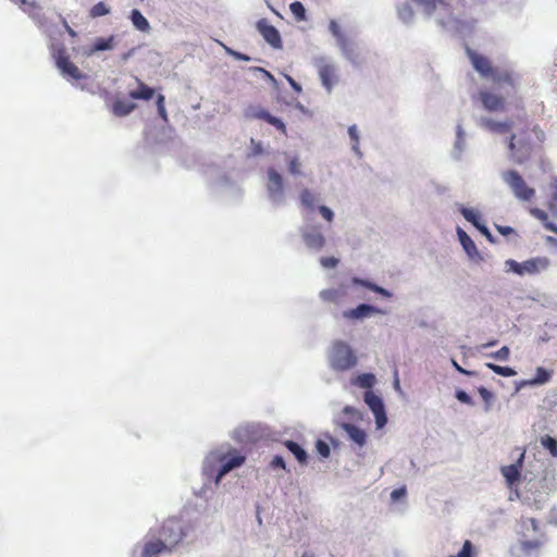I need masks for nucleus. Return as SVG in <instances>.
I'll return each mask as SVG.
<instances>
[{"instance_id":"40","label":"nucleus","mask_w":557,"mask_h":557,"mask_svg":"<svg viewBox=\"0 0 557 557\" xmlns=\"http://www.w3.org/2000/svg\"><path fill=\"white\" fill-rule=\"evenodd\" d=\"M478 392L480 394V396L482 397V399L484 400L485 403V410H488L490 407H491V401L492 399L494 398V395L492 392H490L487 388H485L484 386H481L478 388Z\"/></svg>"},{"instance_id":"27","label":"nucleus","mask_w":557,"mask_h":557,"mask_svg":"<svg viewBox=\"0 0 557 557\" xmlns=\"http://www.w3.org/2000/svg\"><path fill=\"white\" fill-rule=\"evenodd\" d=\"M131 20L133 25L140 32H148L150 29V24L148 20L141 14V12L137 9L132 10Z\"/></svg>"},{"instance_id":"63","label":"nucleus","mask_w":557,"mask_h":557,"mask_svg":"<svg viewBox=\"0 0 557 557\" xmlns=\"http://www.w3.org/2000/svg\"><path fill=\"white\" fill-rule=\"evenodd\" d=\"M395 385H396V387H399V381L398 380H396Z\"/></svg>"},{"instance_id":"21","label":"nucleus","mask_w":557,"mask_h":557,"mask_svg":"<svg viewBox=\"0 0 557 557\" xmlns=\"http://www.w3.org/2000/svg\"><path fill=\"white\" fill-rule=\"evenodd\" d=\"M342 428L345 430V432L348 434L349 438L352 442H355L359 446H363L366 444L367 434L362 429L351 423H343Z\"/></svg>"},{"instance_id":"34","label":"nucleus","mask_w":557,"mask_h":557,"mask_svg":"<svg viewBox=\"0 0 557 557\" xmlns=\"http://www.w3.org/2000/svg\"><path fill=\"white\" fill-rule=\"evenodd\" d=\"M486 367L488 369H491L494 373L505 376V377H510V376L516 375V371L510 367H503V366L494 364L491 362L486 363Z\"/></svg>"},{"instance_id":"50","label":"nucleus","mask_w":557,"mask_h":557,"mask_svg":"<svg viewBox=\"0 0 557 557\" xmlns=\"http://www.w3.org/2000/svg\"><path fill=\"white\" fill-rule=\"evenodd\" d=\"M456 398L462 404L473 405L472 398L465 391H457Z\"/></svg>"},{"instance_id":"44","label":"nucleus","mask_w":557,"mask_h":557,"mask_svg":"<svg viewBox=\"0 0 557 557\" xmlns=\"http://www.w3.org/2000/svg\"><path fill=\"white\" fill-rule=\"evenodd\" d=\"M315 448H317V451L319 453V455H321L322 457L326 458L330 456V453H331L330 446L324 441L318 440L315 443Z\"/></svg>"},{"instance_id":"20","label":"nucleus","mask_w":557,"mask_h":557,"mask_svg":"<svg viewBox=\"0 0 557 557\" xmlns=\"http://www.w3.org/2000/svg\"><path fill=\"white\" fill-rule=\"evenodd\" d=\"M253 117L265 121L270 125L274 126L277 131H280L283 135H286V126L284 122L275 116H273L271 113H269L267 110L259 109L253 114Z\"/></svg>"},{"instance_id":"26","label":"nucleus","mask_w":557,"mask_h":557,"mask_svg":"<svg viewBox=\"0 0 557 557\" xmlns=\"http://www.w3.org/2000/svg\"><path fill=\"white\" fill-rule=\"evenodd\" d=\"M458 238L466 252L473 257L478 255V249L471 237L461 228H458Z\"/></svg>"},{"instance_id":"25","label":"nucleus","mask_w":557,"mask_h":557,"mask_svg":"<svg viewBox=\"0 0 557 557\" xmlns=\"http://www.w3.org/2000/svg\"><path fill=\"white\" fill-rule=\"evenodd\" d=\"M351 283L354 285L363 286V287H366V288H368V289H370V290H372L374 293H377V294L382 295L383 297H386V298L392 297V294L387 289H385V288H383V287H381V286L376 285L375 283H372V282H370L368 280H362V278L354 277L351 280Z\"/></svg>"},{"instance_id":"18","label":"nucleus","mask_w":557,"mask_h":557,"mask_svg":"<svg viewBox=\"0 0 557 557\" xmlns=\"http://www.w3.org/2000/svg\"><path fill=\"white\" fill-rule=\"evenodd\" d=\"M268 191L271 198L280 197L283 193V178L273 168L268 170Z\"/></svg>"},{"instance_id":"57","label":"nucleus","mask_w":557,"mask_h":557,"mask_svg":"<svg viewBox=\"0 0 557 557\" xmlns=\"http://www.w3.org/2000/svg\"><path fill=\"white\" fill-rule=\"evenodd\" d=\"M453 366L454 368L459 372V373H462V374H466V375H472L473 372L471 371H467L466 369H463L462 367H460L455 360H453Z\"/></svg>"},{"instance_id":"8","label":"nucleus","mask_w":557,"mask_h":557,"mask_svg":"<svg viewBox=\"0 0 557 557\" xmlns=\"http://www.w3.org/2000/svg\"><path fill=\"white\" fill-rule=\"evenodd\" d=\"M52 55L55 60L57 67L63 76L73 81H79L85 77L81 70L70 60L66 49L63 46L53 49Z\"/></svg>"},{"instance_id":"4","label":"nucleus","mask_w":557,"mask_h":557,"mask_svg":"<svg viewBox=\"0 0 557 557\" xmlns=\"http://www.w3.org/2000/svg\"><path fill=\"white\" fill-rule=\"evenodd\" d=\"M502 178L510 188L513 196L520 201H530L535 196V189L530 187L517 170H507L502 173Z\"/></svg>"},{"instance_id":"14","label":"nucleus","mask_w":557,"mask_h":557,"mask_svg":"<svg viewBox=\"0 0 557 557\" xmlns=\"http://www.w3.org/2000/svg\"><path fill=\"white\" fill-rule=\"evenodd\" d=\"M302 239L310 249L320 250L325 245V238L318 226L307 227L302 232Z\"/></svg>"},{"instance_id":"5","label":"nucleus","mask_w":557,"mask_h":557,"mask_svg":"<svg viewBox=\"0 0 557 557\" xmlns=\"http://www.w3.org/2000/svg\"><path fill=\"white\" fill-rule=\"evenodd\" d=\"M522 528V536L527 537L529 533L532 531L533 533L539 534V539L536 540H528L523 539L520 541L521 550L530 555L534 552H539L544 543H545V533L541 532L539 521L535 518H522L520 521Z\"/></svg>"},{"instance_id":"45","label":"nucleus","mask_w":557,"mask_h":557,"mask_svg":"<svg viewBox=\"0 0 557 557\" xmlns=\"http://www.w3.org/2000/svg\"><path fill=\"white\" fill-rule=\"evenodd\" d=\"M509 355H510V350L507 346H503L500 349H498L497 351L491 354V357L497 359V360H502V361H505L509 358Z\"/></svg>"},{"instance_id":"37","label":"nucleus","mask_w":557,"mask_h":557,"mask_svg":"<svg viewBox=\"0 0 557 557\" xmlns=\"http://www.w3.org/2000/svg\"><path fill=\"white\" fill-rule=\"evenodd\" d=\"M289 10L298 21H304L306 18V9L301 2L295 1L290 3Z\"/></svg>"},{"instance_id":"38","label":"nucleus","mask_w":557,"mask_h":557,"mask_svg":"<svg viewBox=\"0 0 557 557\" xmlns=\"http://www.w3.org/2000/svg\"><path fill=\"white\" fill-rule=\"evenodd\" d=\"M550 379V372H548L546 369L539 367L536 369V375L531 381V384H544L548 382Z\"/></svg>"},{"instance_id":"24","label":"nucleus","mask_w":557,"mask_h":557,"mask_svg":"<svg viewBox=\"0 0 557 557\" xmlns=\"http://www.w3.org/2000/svg\"><path fill=\"white\" fill-rule=\"evenodd\" d=\"M284 445L295 456L299 463L306 465L308 462V454L298 443L288 440Z\"/></svg>"},{"instance_id":"61","label":"nucleus","mask_w":557,"mask_h":557,"mask_svg":"<svg viewBox=\"0 0 557 557\" xmlns=\"http://www.w3.org/2000/svg\"><path fill=\"white\" fill-rule=\"evenodd\" d=\"M302 557H314V555L312 553H305Z\"/></svg>"},{"instance_id":"56","label":"nucleus","mask_w":557,"mask_h":557,"mask_svg":"<svg viewBox=\"0 0 557 557\" xmlns=\"http://www.w3.org/2000/svg\"><path fill=\"white\" fill-rule=\"evenodd\" d=\"M497 231L502 235H509V234H512L515 232L513 228L510 227V226H497Z\"/></svg>"},{"instance_id":"10","label":"nucleus","mask_w":557,"mask_h":557,"mask_svg":"<svg viewBox=\"0 0 557 557\" xmlns=\"http://www.w3.org/2000/svg\"><path fill=\"white\" fill-rule=\"evenodd\" d=\"M215 460L221 465L215 482L218 483L227 472L233 470L234 468L240 467L246 458L242 455H231V454H221L214 457Z\"/></svg>"},{"instance_id":"52","label":"nucleus","mask_w":557,"mask_h":557,"mask_svg":"<svg viewBox=\"0 0 557 557\" xmlns=\"http://www.w3.org/2000/svg\"><path fill=\"white\" fill-rule=\"evenodd\" d=\"M374 417H375V423L377 425V428H382L386 424L387 422V418H386V414H385V410L382 409L381 413H373Z\"/></svg>"},{"instance_id":"28","label":"nucleus","mask_w":557,"mask_h":557,"mask_svg":"<svg viewBox=\"0 0 557 557\" xmlns=\"http://www.w3.org/2000/svg\"><path fill=\"white\" fill-rule=\"evenodd\" d=\"M530 213L532 216L540 220L546 230L557 234V226L548 221V214L544 210L539 208H530Z\"/></svg>"},{"instance_id":"3","label":"nucleus","mask_w":557,"mask_h":557,"mask_svg":"<svg viewBox=\"0 0 557 557\" xmlns=\"http://www.w3.org/2000/svg\"><path fill=\"white\" fill-rule=\"evenodd\" d=\"M150 530L166 545L168 552L171 553L185 537L183 523L176 518H169L158 529Z\"/></svg>"},{"instance_id":"7","label":"nucleus","mask_w":557,"mask_h":557,"mask_svg":"<svg viewBox=\"0 0 557 557\" xmlns=\"http://www.w3.org/2000/svg\"><path fill=\"white\" fill-rule=\"evenodd\" d=\"M331 363L334 369L345 371L355 367L357 358L349 345L336 342L332 348Z\"/></svg>"},{"instance_id":"6","label":"nucleus","mask_w":557,"mask_h":557,"mask_svg":"<svg viewBox=\"0 0 557 557\" xmlns=\"http://www.w3.org/2000/svg\"><path fill=\"white\" fill-rule=\"evenodd\" d=\"M550 264L547 257H535L523 262L507 260L506 265L518 275H534L545 271Z\"/></svg>"},{"instance_id":"36","label":"nucleus","mask_w":557,"mask_h":557,"mask_svg":"<svg viewBox=\"0 0 557 557\" xmlns=\"http://www.w3.org/2000/svg\"><path fill=\"white\" fill-rule=\"evenodd\" d=\"M461 214L468 222L472 223L475 228L476 225L482 223L480 214L472 209L462 208Z\"/></svg>"},{"instance_id":"48","label":"nucleus","mask_w":557,"mask_h":557,"mask_svg":"<svg viewBox=\"0 0 557 557\" xmlns=\"http://www.w3.org/2000/svg\"><path fill=\"white\" fill-rule=\"evenodd\" d=\"M359 382L362 387H371L374 383V375L373 374H363L359 376Z\"/></svg>"},{"instance_id":"12","label":"nucleus","mask_w":557,"mask_h":557,"mask_svg":"<svg viewBox=\"0 0 557 557\" xmlns=\"http://www.w3.org/2000/svg\"><path fill=\"white\" fill-rule=\"evenodd\" d=\"M257 29L262 35L264 40L270 44L273 48L282 47V39L278 30L271 25L268 20L262 18L257 23Z\"/></svg>"},{"instance_id":"51","label":"nucleus","mask_w":557,"mask_h":557,"mask_svg":"<svg viewBox=\"0 0 557 557\" xmlns=\"http://www.w3.org/2000/svg\"><path fill=\"white\" fill-rule=\"evenodd\" d=\"M319 211L321 213V215L327 221V222H332L333 221V218H334V213L333 211L326 207V206H320L319 207Z\"/></svg>"},{"instance_id":"32","label":"nucleus","mask_w":557,"mask_h":557,"mask_svg":"<svg viewBox=\"0 0 557 557\" xmlns=\"http://www.w3.org/2000/svg\"><path fill=\"white\" fill-rule=\"evenodd\" d=\"M550 189H552V194H550L549 200L547 201V208H548L549 212L552 213V215L556 216L557 215V180L552 181Z\"/></svg>"},{"instance_id":"55","label":"nucleus","mask_w":557,"mask_h":557,"mask_svg":"<svg viewBox=\"0 0 557 557\" xmlns=\"http://www.w3.org/2000/svg\"><path fill=\"white\" fill-rule=\"evenodd\" d=\"M476 228L485 235L490 240H492V235L488 232L487 227L484 225V223H481L480 225H476Z\"/></svg>"},{"instance_id":"2","label":"nucleus","mask_w":557,"mask_h":557,"mask_svg":"<svg viewBox=\"0 0 557 557\" xmlns=\"http://www.w3.org/2000/svg\"><path fill=\"white\" fill-rule=\"evenodd\" d=\"M467 54L474 70L483 78L491 79L498 87L509 86L516 88V79L511 72L493 66L491 60L478 52L467 49Z\"/></svg>"},{"instance_id":"54","label":"nucleus","mask_w":557,"mask_h":557,"mask_svg":"<svg viewBox=\"0 0 557 557\" xmlns=\"http://www.w3.org/2000/svg\"><path fill=\"white\" fill-rule=\"evenodd\" d=\"M286 79L287 82L289 83L290 87L296 91V92H300L301 91V86L290 76H286Z\"/></svg>"},{"instance_id":"53","label":"nucleus","mask_w":557,"mask_h":557,"mask_svg":"<svg viewBox=\"0 0 557 557\" xmlns=\"http://www.w3.org/2000/svg\"><path fill=\"white\" fill-rule=\"evenodd\" d=\"M405 495H406V488L405 487L396 488V490H394L391 493V497L394 500H397V499H399L400 497H403Z\"/></svg>"},{"instance_id":"31","label":"nucleus","mask_w":557,"mask_h":557,"mask_svg":"<svg viewBox=\"0 0 557 557\" xmlns=\"http://www.w3.org/2000/svg\"><path fill=\"white\" fill-rule=\"evenodd\" d=\"M20 8L34 18L41 13V7L36 1L21 0Z\"/></svg>"},{"instance_id":"42","label":"nucleus","mask_w":557,"mask_h":557,"mask_svg":"<svg viewBox=\"0 0 557 557\" xmlns=\"http://www.w3.org/2000/svg\"><path fill=\"white\" fill-rule=\"evenodd\" d=\"M473 555H474L473 545L469 540H467L463 543L461 550L458 553V555L456 557H473Z\"/></svg>"},{"instance_id":"29","label":"nucleus","mask_w":557,"mask_h":557,"mask_svg":"<svg viewBox=\"0 0 557 557\" xmlns=\"http://www.w3.org/2000/svg\"><path fill=\"white\" fill-rule=\"evenodd\" d=\"M364 401L373 413H381L382 409H384L382 399L372 392L364 393Z\"/></svg>"},{"instance_id":"39","label":"nucleus","mask_w":557,"mask_h":557,"mask_svg":"<svg viewBox=\"0 0 557 557\" xmlns=\"http://www.w3.org/2000/svg\"><path fill=\"white\" fill-rule=\"evenodd\" d=\"M300 201L306 208L312 209L315 203V196L309 189H304L300 194Z\"/></svg>"},{"instance_id":"13","label":"nucleus","mask_w":557,"mask_h":557,"mask_svg":"<svg viewBox=\"0 0 557 557\" xmlns=\"http://www.w3.org/2000/svg\"><path fill=\"white\" fill-rule=\"evenodd\" d=\"M384 311L375 306L361 304L354 309L345 310L343 317L347 320H362L373 314H382Z\"/></svg>"},{"instance_id":"22","label":"nucleus","mask_w":557,"mask_h":557,"mask_svg":"<svg viewBox=\"0 0 557 557\" xmlns=\"http://www.w3.org/2000/svg\"><path fill=\"white\" fill-rule=\"evenodd\" d=\"M138 88L129 91V97L135 100H150L154 95V89L143 83L136 77Z\"/></svg>"},{"instance_id":"11","label":"nucleus","mask_w":557,"mask_h":557,"mask_svg":"<svg viewBox=\"0 0 557 557\" xmlns=\"http://www.w3.org/2000/svg\"><path fill=\"white\" fill-rule=\"evenodd\" d=\"M479 99L484 109L490 112H504L506 110V99L490 90H480Z\"/></svg>"},{"instance_id":"62","label":"nucleus","mask_w":557,"mask_h":557,"mask_svg":"<svg viewBox=\"0 0 557 557\" xmlns=\"http://www.w3.org/2000/svg\"><path fill=\"white\" fill-rule=\"evenodd\" d=\"M413 1H414V2H417V3H422V2H424V0H413Z\"/></svg>"},{"instance_id":"43","label":"nucleus","mask_w":557,"mask_h":557,"mask_svg":"<svg viewBox=\"0 0 557 557\" xmlns=\"http://www.w3.org/2000/svg\"><path fill=\"white\" fill-rule=\"evenodd\" d=\"M348 134H349V137L352 141V149L356 151V152H359V148H358V145H359V135H358V131H357V126L356 125H351L349 128H348Z\"/></svg>"},{"instance_id":"46","label":"nucleus","mask_w":557,"mask_h":557,"mask_svg":"<svg viewBox=\"0 0 557 557\" xmlns=\"http://www.w3.org/2000/svg\"><path fill=\"white\" fill-rule=\"evenodd\" d=\"M320 262L322 267L330 269L335 268L339 263V260L335 257H323Z\"/></svg>"},{"instance_id":"58","label":"nucleus","mask_w":557,"mask_h":557,"mask_svg":"<svg viewBox=\"0 0 557 557\" xmlns=\"http://www.w3.org/2000/svg\"><path fill=\"white\" fill-rule=\"evenodd\" d=\"M64 27H65V30L66 33L71 36V37H76L77 36V33L64 21Z\"/></svg>"},{"instance_id":"60","label":"nucleus","mask_w":557,"mask_h":557,"mask_svg":"<svg viewBox=\"0 0 557 557\" xmlns=\"http://www.w3.org/2000/svg\"><path fill=\"white\" fill-rule=\"evenodd\" d=\"M497 344V341L494 339V341H491L484 345H482L483 348H486V347H492V346H495Z\"/></svg>"},{"instance_id":"30","label":"nucleus","mask_w":557,"mask_h":557,"mask_svg":"<svg viewBox=\"0 0 557 557\" xmlns=\"http://www.w3.org/2000/svg\"><path fill=\"white\" fill-rule=\"evenodd\" d=\"M114 36H109L108 38L99 37L95 40L92 48L90 49V53L97 51L110 50L113 48Z\"/></svg>"},{"instance_id":"41","label":"nucleus","mask_w":557,"mask_h":557,"mask_svg":"<svg viewBox=\"0 0 557 557\" xmlns=\"http://www.w3.org/2000/svg\"><path fill=\"white\" fill-rule=\"evenodd\" d=\"M164 101H165V98L163 95H158L157 97V109H158V113L160 115V117L163 120V121H168V113H166V110H165V106H164Z\"/></svg>"},{"instance_id":"49","label":"nucleus","mask_w":557,"mask_h":557,"mask_svg":"<svg viewBox=\"0 0 557 557\" xmlns=\"http://www.w3.org/2000/svg\"><path fill=\"white\" fill-rule=\"evenodd\" d=\"M270 466L272 469L281 468L283 470H286V463L282 456H274L273 459L270 462Z\"/></svg>"},{"instance_id":"16","label":"nucleus","mask_w":557,"mask_h":557,"mask_svg":"<svg viewBox=\"0 0 557 557\" xmlns=\"http://www.w3.org/2000/svg\"><path fill=\"white\" fill-rule=\"evenodd\" d=\"M330 30L333 34V36L336 37L338 46L341 47L344 54L352 60L355 55L354 45L345 37V35L341 30L339 25L335 21H331Z\"/></svg>"},{"instance_id":"23","label":"nucleus","mask_w":557,"mask_h":557,"mask_svg":"<svg viewBox=\"0 0 557 557\" xmlns=\"http://www.w3.org/2000/svg\"><path fill=\"white\" fill-rule=\"evenodd\" d=\"M136 109V104L131 101L116 99L112 103V112L115 116H126Z\"/></svg>"},{"instance_id":"35","label":"nucleus","mask_w":557,"mask_h":557,"mask_svg":"<svg viewBox=\"0 0 557 557\" xmlns=\"http://www.w3.org/2000/svg\"><path fill=\"white\" fill-rule=\"evenodd\" d=\"M541 444L546 448L553 457H557V440L549 435L541 437Z\"/></svg>"},{"instance_id":"59","label":"nucleus","mask_w":557,"mask_h":557,"mask_svg":"<svg viewBox=\"0 0 557 557\" xmlns=\"http://www.w3.org/2000/svg\"><path fill=\"white\" fill-rule=\"evenodd\" d=\"M230 53H232L238 60H244V61H248L249 60V57H247L245 54H242L239 52L230 51Z\"/></svg>"},{"instance_id":"17","label":"nucleus","mask_w":557,"mask_h":557,"mask_svg":"<svg viewBox=\"0 0 557 557\" xmlns=\"http://www.w3.org/2000/svg\"><path fill=\"white\" fill-rule=\"evenodd\" d=\"M347 297V288L341 285L335 288H327L320 292V298L330 304L341 305Z\"/></svg>"},{"instance_id":"9","label":"nucleus","mask_w":557,"mask_h":557,"mask_svg":"<svg viewBox=\"0 0 557 557\" xmlns=\"http://www.w3.org/2000/svg\"><path fill=\"white\" fill-rule=\"evenodd\" d=\"M168 547L156 534L149 530L144 544L141 545L140 557H157L161 554H168Z\"/></svg>"},{"instance_id":"15","label":"nucleus","mask_w":557,"mask_h":557,"mask_svg":"<svg viewBox=\"0 0 557 557\" xmlns=\"http://www.w3.org/2000/svg\"><path fill=\"white\" fill-rule=\"evenodd\" d=\"M319 76L322 85L331 91L337 82L336 69L333 64L326 63L323 60L318 65Z\"/></svg>"},{"instance_id":"47","label":"nucleus","mask_w":557,"mask_h":557,"mask_svg":"<svg viewBox=\"0 0 557 557\" xmlns=\"http://www.w3.org/2000/svg\"><path fill=\"white\" fill-rule=\"evenodd\" d=\"M288 171L294 175H297L300 173V162H299L298 158H292L289 160Z\"/></svg>"},{"instance_id":"33","label":"nucleus","mask_w":557,"mask_h":557,"mask_svg":"<svg viewBox=\"0 0 557 557\" xmlns=\"http://www.w3.org/2000/svg\"><path fill=\"white\" fill-rule=\"evenodd\" d=\"M110 12H111L110 7L101 1L90 8L89 16L92 18H97L100 16H104V15L109 14Z\"/></svg>"},{"instance_id":"19","label":"nucleus","mask_w":557,"mask_h":557,"mask_svg":"<svg viewBox=\"0 0 557 557\" xmlns=\"http://www.w3.org/2000/svg\"><path fill=\"white\" fill-rule=\"evenodd\" d=\"M524 459V450L520 454L519 459L516 463L504 466L502 468V474L509 484H513L520 478V469L522 468Z\"/></svg>"},{"instance_id":"1","label":"nucleus","mask_w":557,"mask_h":557,"mask_svg":"<svg viewBox=\"0 0 557 557\" xmlns=\"http://www.w3.org/2000/svg\"><path fill=\"white\" fill-rule=\"evenodd\" d=\"M481 125L493 134L507 135L508 157L516 164L529 161L545 140L544 131L532 124L525 114L505 121L482 119Z\"/></svg>"}]
</instances>
